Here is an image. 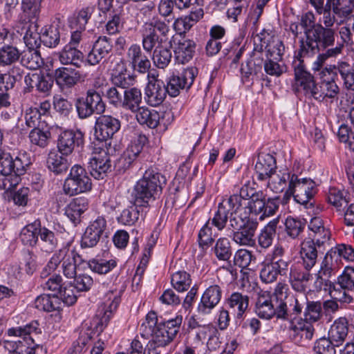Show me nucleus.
<instances>
[{"instance_id":"f257e3e1","label":"nucleus","mask_w":354,"mask_h":354,"mask_svg":"<svg viewBox=\"0 0 354 354\" xmlns=\"http://www.w3.org/2000/svg\"><path fill=\"white\" fill-rule=\"evenodd\" d=\"M182 322L183 316L176 315L174 319L158 324L156 313L150 311L140 325V335L145 339L151 338V341L162 348L173 341L179 332Z\"/></svg>"},{"instance_id":"f03ea898","label":"nucleus","mask_w":354,"mask_h":354,"mask_svg":"<svg viewBox=\"0 0 354 354\" xmlns=\"http://www.w3.org/2000/svg\"><path fill=\"white\" fill-rule=\"evenodd\" d=\"M30 164V158L26 152L11 154L0 151V189L6 192L14 189Z\"/></svg>"},{"instance_id":"7ed1b4c3","label":"nucleus","mask_w":354,"mask_h":354,"mask_svg":"<svg viewBox=\"0 0 354 354\" xmlns=\"http://www.w3.org/2000/svg\"><path fill=\"white\" fill-rule=\"evenodd\" d=\"M41 333L38 321L32 320L22 326L9 328L6 335L16 339H6L3 343L10 353L35 354L38 345L35 342L33 335Z\"/></svg>"},{"instance_id":"20e7f679","label":"nucleus","mask_w":354,"mask_h":354,"mask_svg":"<svg viewBox=\"0 0 354 354\" xmlns=\"http://www.w3.org/2000/svg\"><path fill=\"white\" fill-rule=\"evenodd\" d=\"M163 176L153 169L145 171L142 178L134 185L132 196L135 204L147 207L151 201L162 192L161 179Z\"/></svg>"},{"instance_id":"39448f33","label":"nucleus","mask_w":354,"mask_h":354,"mask_svg":"<svg viewBox=\"0 0 354 354\" xmlns=\"http://www.w3.org/2000/svg\"><path fill=\"white\" fill-rule=\"evenodd\" d=\"M335 41V32L317 24L314 28L306 32V39L300 41L299 55L312 56L320 50L328 49Z\"/></svg>"},{"instance_id":"423d86ee","label":"nucleus","mask_w":354,"mask_h":354,"mask_svg":"<svg viewBox=\"0 0 354 354\" xmlns=\"http://www.w3.org/2000/svg\"><path fill=\"white\" fill-rule=\"evenodd\" d=\"M258 222L248 216L232 217L227 227V234L232 240L241 246H253Z\"/></svg>"},{"instance_id":"0eeeda50","label":"nucleus","mask_w":354,"mask_h":354,"mask_svg":"<svg viewBox=\"0 0 354 354\" xmlns=\"http://www.w3.org/2000/svg\"><path fill=\"white\" fill-rule=\"evenodd\" d=\"M317 185L310 178H299L293 174L286 194L293 196L295 201L301 205H313L310 201L317 193Z\"/></svg>"},{"instance_id":"6e6552de","label":"nucleus","mask_w":354,"mask_h":354,"mask_svg":"<svg viewBox=\"0 0 354 354\" xmlns=\"http://www.w3.org/2000/svg\"><path fill=\"white\" fill-rule=\"evenodd\" d=\"M305 55H297L294 57L292 67L294 71V88L297 92L303 93L306 97L311 98L317 86L314 76L307 70L302 59Z\"/></svg>"},{"instance_id":"1a4fd4ad","label":"nucleus","mask_w":354,"mask_h":354,"mask_svg":"<svg viewBox=\"0 0 354 354\" xmlns=\"http://www.w3.org/2000/svg\"><path fill=\"white\" fill-rule=\"evenodd\" d=\"M91 188V179L86 169L79 165H73L64 183V194L72 196L89 192Z\"/></svg>"},{"instance_id":"9d476101","label":"nucleus","mask_w":354,"mask_h":354,"mask_svg":"<svg viewBox=\"0 0 354 354\" xmlns=\"http://www.w3.org/2000/svg\"><path fill=\"white\" fill-rule=\"evenodd\" d=\"M148 138L144 134H139L129 145L120 162L123 165L124 171L135 168L141 169L145 159L143 148L147 143Z\"/></svg>"},{"instance_id":"9b49d317","label":"nucleus","mask_w":354,"mask_h":354,"mask_svg":"<svg viewBox=\"0 0 354 354\" xmlns=\"http://www.w3.org/2000/svg\"><path fill=\"white\" fill-rule=\"evenodd\" d=\"M120 303V297L113 292H109L97 308L93 330L100 335L108 326Z\"/></svg>"},{"instance_id":"f8f14e48","label":"nucleus","mask_w":354,"mask_h":354,"mask_svg":"<svg viewBox=\"0 0 354 354\" xmlns=\"http://www.w3.org/2000/svg\"><path fill=\"white\" fill-rule=\"evenodd\" d=\"M285 288V285L278 283L275 289V292H279L280 295V298L277 299V303H278L277 319L290 320L291 322L301 314L303 306L293 295H286L283 299L282 290Z\"/></svg>"},{"instance_id":"ddd939ff","label":"nucleus","mask_w":354,"mask_h":354,"mask_svg":"<svg viewBox=\"0 0 354 354\" xmlns=\"http://www.w3.org/2000/svg\"><path fill=\"white\" fill-rule=\"evenodd\" d=\"M198 74L196 67L185 68L178 75H172L166 80L165 90L171 97H176L181 90L189 89Z\"/></svg>"},{"instance_id":"4468645a","label":"nucleus","mask_w":354,"mask_h":354,"mask_svg":"<svg viewBox=\"0 0 354 354\" xmlns=\"http://www.w3.org/2000/svg\"><path fill=\"white\" fill-rule=\"evenodd\" d=\"M223 283L219 282L209 284L202 294L198 304L196 312L199 316L205 317L220 303L223 295Z\"/></svg>"},{"instance_id":"2eb2a0df","label":"nucleus","mask_w":354,"mask_h":354,"mask_svg":"<svg viewBox=\"0 0 354 354\" xmlns=\"http://www.w3.org/2000/svg\"><path fill=\"white\" fill-rule=\"evenodd\" d=\"M337 74H339L344 87L354 91V66L346 61H339L335 64L324 67L320 77H337Z\"/></svg>"},{"instance_id":"dca6fc26","label":"nucleus","mask_w":354,"mask_h":354,"mask_svg":"<svg viewBox=\"0 0 354 354\" xmlns=\"http://www.w3.org/2000/svg\"><path fill=\"white\" fill-rule=\"evenodd\" d=\"M84 144V133L82 131L68 129L61 131L59 134L57 147L59 153L67 156L76 149L82 147Z\"/></svg>"},{"instance_id":"f3484780","label":"nucleus","mask_w":354,"mask_h":354,"mask_svg":"<svg viewBox=\"0 0 354 354\" xmlns=\"http://www.w3.org/2000/svg\"><path fill=\"white\" fill-rule=\"evenodd\" d=\"M251 213L259 215V219L272 216L279 207L277 199L267 198L261 191L257 192L252 199L248 203Z\"/></svg>"},{"instance_id":"a211bd4d","label":"nucleus","mask_w":354,"mask_h":354,"mask_svg":"<svg viewBox=\"0 0 354 354\" xmlns=\"http://www.w3.org/2000/svg\"><path fill=\"white\" fill-rule=\"evenodd\" d=\"M106 228V221L104 217L98 216L95 219L91 221L82 237L81 247L86 248L95 246Z\"/></svg>"},{"instance_id":"6ab92c4d","label":"nucleus","mask_w":354,"mask_h":354,"mask_svg":"<svg viewBox=\"0 0 354 354\" xmlns=\"http://www.w3.org/2000/svg\"><path fill=\"white\" fill-rule=\"evenodd\" d=\"M120 122L118 119L108 115H100L95 124V136L98 140L107 141L119 131Z\"/></svg>"},{"instance_id":"aec40b11","label":"nucleus","mask_w":354,"mask_h":354,"mask_svg":"<svg viewBox=\"0 0 354 354\" xmlns=\"http://www.w3.org/2000/svg\"><path fill=\"white\" fill-rule=\"evenodd\" d=\"M277 299H279L277 295L272 297L266 291L259 293L255 305L256 314L265 319H270L274 317L277 318Z\"/></svg>"},{"instance_id":"412c9836","label":"nucleus","mask_w":354,"mask_h":354,"mask_svg":"<svg viewBox=\"0 0 354 354\" xmlns=\"http://www.w3.org/2000/svg\"><path fill=\"white\" fill-rule=\"evenodd\" d=\"M239 211L232 208V205L226 199L222 200L218 203L217 209L214 212L212 218H209V223L218 231L223 230L227 225V222L234 217H238Z\"/></svg>"},{"instance_id":"4be33fe9","label":"nucleus","mask_w":354,"mask_h":354,"mask_svg":"<svg viewBox=\"0 0 354 354\" xmlns=\"http://www.w3.org/2000/svg\"><path fill=\"white\" fill-rule=\"evenodd\" d=\"M111 166L110 157L104 149L93 152L89 159L90 174L95 179H103Z\"/></svg>"},{"instance_id":"5701e85b","label":"nucleus","mask_w":354,"mask_h":354,"mask_svg":"<svg viewBox=\"0 0 354 354\" xmlns=\"http://www.w3.org/2000/svg\"><path fill=\"white\" fill-rule=\"evenodd\" d=\"M310 270H306L298 263L291 265L289 272V282L292 288L298 292H304L309 286L312 275Z\"/></svg>"},{"instance_id":"b1692460","label":"nucleus","mask_w":354,"mask_h":354,"mask_svg":"<svg viewBox=\"0 0 354 354\" xmlns=\"http://www.w3.org/2000/svg\"><path fill=\"white\" fill-rule=\"evenodd\" d=\"M290 339L297 344L311 340L313 337L315 328L312 324L302 319L297 322L291 321L288 327Z\"/></svg>"},{"instance_id":"393cba45","label":"nucleus","mask_w":354,"mask_h":354,"mask_svg":"<svg viewBox=\"0 0 354 354\" xmlns=\"http://www.w3.org/2000/svg\"><path fill=\"white\" fill-rule=\"evenodd\" d=\"M113 50L112 41L106 36L99 37L93 44L92 49L87 55L86 61L88 64L95 66L107 57Z\"/></svg>"},{"instance_id":"a878e982","label":"nucleus","mask_w":354,"mask_h":354,"mask_svg":"<svg viewBox=\"0 0 354 354\" xmlns=\"http://www.w3.org/2000/svg\"><path fill=\"white\" fill-rule=\"evenodd\" d=\"M144 94V99L148 105L159 106L166 97L165 84L160 80H149L145 88Z\"/></svg>"},{"instance_id":"bb28decb","label":"nucleus","mask_w":354,"mask_h":354,"mask_svg":"<svg viewBox=\"0 0 354 354\" xmlns=\"http://www.w3.org/2000/svg\"><path fill=\"white\" fill-rule=\"evenodd\" d=\"M127 60L134 71L144 74L151 68V62L149 57L142 51L138 44H132L127 53Z\"/></svg>"},{"instance_id":"cd10ccee","label":"nucleus","mask_w":354,"mask_h":354,"mask_svg":"<svg viewBox=\"0 0 354 354\" xmlns=\"http://www.w3.org/2000/svg\"><path fill=\"white\" fill-rule=\"evenodd\" d=\"M55 78L61 86L71 88L78 82H84L86 75L71 67H60L55 70Z\"/></svg>"},{"instance_id":"c85d7f7f","label":"nucleus","mask_w":354,"mask_h":354,"mask_svg":"<svg viewBox=\"0 0 354 354\" xmlns=\"http://www.w3.org/2000/svg\"><path fill=\"white\" fill-rule=\"evenodd\" d=\"M196 47V44L194 40L183 37L175 44L174 50L175 61L181 64L188 63L195 54Z\"/></svg>"},{"instance_id":"c756f323","label":"nucleus","mask_w":354,"mask_h":354,"mask_svg":"<svg viewBox=\"0 0 354 354\" xmlns=\"http://www.w3.org/2000/svg\"><path fill=\"white\" fill-rule=\"evenodd\" d=\"M111 80L114 86L124 90L133 86L136 81L135 76L128 71L126 64L122 61L117 62L112 69Z\"/></svg>"},{"instance_id":"7c9ffc66","label":"nucleus","mask_w":354,"mask_h":354,"mask_svg":"<svg viewBox=\"0 0 354 354\" xmlns=\"http://www.w3.org/2000/svg\"><path fill=\"white\" fill-rule=\"evenodd\" d=\"M336 264L335 259L333 256L330 255L328 252L321 264V268L317 273L316 284L317 287L319 289H322L323 286L324 290H326L327 286L331 287V282L330 281V277L335 274L336 270Z\"/></svg>"},{"instance_id":"2f4dec72","label":"nucleus","mask_w":354,"mask_h":354,"mask_svg":"<svg viewBox=\"0 0 354 354\" xmlns=\"http://www.w3.org/2000/svg\"><path fill=\"white\" fill-rule=\"evenodd\" d=\"M277 169L275 158L270 153H260L255 165L258 179L264 180L274 174Z\"/></svg>"},{"instance_id":"473e14b6","label":"nucleus","mask_w":354,"mask_h":354,"mask_svg":"<svg viewBox=\"0 0 354 354\" xmlns=\"http://www.w3.org/2000/svg\"><path fill=\"white\" fill-rule=\"evenodd\" d=\"M142 98L141 89L131 86L123 91L122 108L133 113H136L142 106Z\"/></svg>"},{"instance_id":"72a5a7b5","label":"nucleus","mask_w":354,"mask_h":354,"mask_svg":"<svg viewBox=\"0 0 354 354\" xmlns=\"http://www.w3.org/2000/svg\"><path fill=\"white\" fill-rule=\"evenodd\" d=\"M263 54L261 50L254 49L250 58L245 65H242L241 71L243 75L249 77L251 75L263 76L262 66L263 65Z\"/></svg>"},{"instance_id":"f704fd0d","label":"nucleus","mask_w":354,"mask_h":354,"mask_svg":"<svg viewBox=\"0 0 354 354\" xmlns=\"http://www.w3.org/2000/svg\"><path fill=\"white\" fill-rule=\"evenodd\" d=\"M322 82L320 85L317 84L313 93V98L316 100L322 101L326 97L333 98L339 93V87L337 85L335 77H320Z\"/></svg>"},{"instance_id":"c9c22d12","label":"nucleus","mask_w":354,"mask_h":354,"mask_svg":"<svg viewBox=\"0 0 354 354\" xmlns=\"http://www.w3.org/2000/svg\"><path fill=\"white\" fill-rule=\"evenodd\" d=\"M348 330V320L345 317H340L330 326L328 337L333 341L336 346H340L346 340Z\"/></svg>"},{"instance_id":"e433bc0d","label":"nucleus","mask_w":354,"mask_h":354,"mask_svg":"<svg viewBox=\"0 0 354 354\" xmlns=\"http://www.w3.org/2000/svg\"><path fill=\"white\" fill-rule=\"evenodd\" d=\"M300 256L303 266L306 270H311L317 262V245L311 240L305 239L301 243Z\"/></svg>"},{"instance_id":"4c0bfd02","label":"nucleus","mask_w":354,"mask_h":354,"mask_svg":"<svg viewBox=\"0 0 354 354\" xmlns=\"http://www.w3.org/2000/svg\"><path fill=\"white\" fill-rule=\"evenodd\" d=\"M88 207V200L86 198H75L66 207L65 214L73 223H77L80 221L81 215Z\"/></svg>"},{"instance_id":"58836bf2","label":"nucleus","mask_w":354,"mask_h":354,"mask_svg":"<svg viewBox=\"0 0 354 354\" xmlns=\"http://www.w3.org/2000/svg\"><path fill=\"white\" fill-rule=\"evenodd\" d=\"M84 55L75 46H65L59 53V59L62 64L73 65L80 68L84 63Z\"/></svg>"},{"instance_id":"ea45409f","label":"nucleus","mask_w":354,"mask_h":354,"mask_svg":"<svg viewBox=\"0 0 354 354\" xmlns=\"http://www.w3.org/2000/svg\"><path fill=\"white\" fill-rule=\"evenodd\" d=\"M135 113L136 120L140 125L155 129L159 124L160 113L154 109L142 106Z\"/></svg>"},{"instance_id":"a19ab883","label":"nucleus","mask_w":354,"mask_h":354,"mask_svg":"<svg viewBox=\"0 0 354 354\" xmlns=\"http://www.w3.org/2000/svg\"><path fill=\"white\" fill-rule=\"evenodd\" d=\"M35 306L46 312L59 311L62 309V301L56 295L43 294L35 299Z\"/></svg>"},{"instance_id":"79ce46f5","label":"nucleus","mask_w":354,"mask_h":354,"mask_svg":"<svg viewBox=\"0 0 354 354\" xmlns=\"http://www.w3.org/2000/svg\"><path fill=\"white\" fill-rule=\"evenodd\" d=\"M71 250L68 246H64L59 250H57L53 256L50 257L49 261L45 267L41 272V277L46 278L53 272L62 263H63L65 259L67 257Z\"/></svg>"},{"instance_id":"37998d69","label":"nucleus","mask_w":354,"mask_h":354,"mask_svg":"<svg viewBox=\"0 0 354 354\" xmlns=\"http://www.w3.org/2000/svg\"><path fill=\"white\" fill-rule=\"evenodd\" d=\"M257 192L254 188L245 184L239 189V194H234L227 199L232 205L234 210L239 211L245 205V201L248 199L251 201Z\"/></svg>"},{"instance_id":"c03bdc74","label":"nucleus","mask_w":354,"mask_h":354,"mask_svg":"<svg viewBox=\"0 0 354 354\" xmlns=\"http://www.w3.org/2000/svg\"><path fill=\"white\" fill-rule=\"evenodd\" d=\"M41 221L38 219L24 227L20 233V240L25 245L34 246L39 239Z\"/></svg>"},{"instance_id":"a18cd8bd","label":"nucleus","mask_w":354,"mask_h":354,"mask_svg":"<svg viewBox=\"0 0 354 354\" xmlns=\"http://www.w3.org/2000/svg\"><path fill=\"white\" fill-rule=\"evenodd\" d=\"M278 223L277 218L272 219L261 230L258 236V243L261 248L268 249L272 245Z\"/></svg>"},{"instance_id":"49530a36","label":"nucleus","mask_w":354,"mask_h":354,"mask_svg":"<svg viewBox=\"0 0 354 354\" xmlns=\"http://www.w3.org/2000/svg\"><path fill=\"white\" fill-rule=\"evenodd\" d=\"M218 261H227L232 255L231 243L227 237H220L216 241L211 249Z\"/></svg>"},{"instance_id":"de8ad7c7","label":"nucleus","mask_w":354,"mask_h":354,"mask_svg":"<svg viewBox=\"0 0 354 354\" xmlns=\"http://www.w3.org/2000/svg\"><path fill=\"white\" fill-rule=\"evenodd\" d=\"M46 164L48 169L56 174L66 172L70 165L67 158L57 151L48 153Z\"/></svg>"},{"instance_id":"09e8293b","label":"nucleus","mask_w":354,"mask_h":354,"mask_svg":"<svg viewBox=\"0 0 354 354\" xmlns=\"http://www.w3.org/2000/svg\"><path fill=\"white\" fill-rule=\"evenodd\" d=\"M140 32L142 35V47L147 53H151L157 45H163L162 38L160 37L157 32H153V30H151L142 25Z\"/></svg>"},{"instance_id":"8fccbe9b","label":"nucleus","mask_w":354,"mask_h":354,"mask_svg":"<svg viewBox=\"0 0 354 354\" xmlns=\"http://www.w3.org/2000/svg\"><path fill=\"white\" fill-rule=\"evenodd\" d=\"M38 232L41 241L40 247L41 250L47 253L53 252L58 245V240L54 232L45 226H41V225Z\"/></svg>"},{"instance_id":"3c124183","label":"nucleus","mask_w":354,"mask_h":354,"mask_svg":"<svg viewBox=\"0 0 354 354\" xmlns=\"http://www.w3.org/2000/svg\"><path fill=\"white\" fill-rule=\"evenodd\" d=\"M41 41L46 47L55 48L60 42L58 26H47L41 30Z\"/></svg>"},{"instance_id":"603ef678","label":"nucleus","mask_w":354,"mask_h":354,"mask_svg":"<svg viewBox=\"0 0 354 354\" xmlns=\"http://www.w3.org/2000/svg\"><path fill=\"white\" fill-rule=\"evenodd\" d=\"M21 64L30 70H37L44 64L40 53L35 49H27L21 53Z\"/></svg>"},{"instance_id":"864d4df0","label":"nucleus","mask_w":354,"mask_h":354,"mask_svg":"<svg viewBox=\"0 0 354 354\" xmlns=\"http://www.w3.org/2000/svg\"><path fill=\"white\" fill-rule=\"evenodd\" d=\"M22 71L13 67L8 73L0 71V91H8L14 88L16 82L21 79Z\"/></svg>"},{"instance_id":"5fc2aeb1","label":"nucleus","mask_w":354,"mask_h":354,"mask_svg":"<svg viewBox=\"0 0 354 354\" xmlns=\"http://www.w3.org/2000/svg\"><path fill=\"white\" fill-rule=\"evenodd\" d=\"M81 256L75 250H71L67 257L62 264L63 274L68 279H73L77 275V263L82 261Z\"/></svg>"},{"instance_id":"6e6d98bb","label":"nucleus","mask_w":354,"mask_h":354,"mask_svg":"<svg viewBox=\"0 0 354 354\" xmlns=\"http://www.w3.org/2000/svg\"><path fill=\"white\" fill-rule=\"evenodd\" d=\"M227 304L231 308H237L236 317L241 319L245 311L248 308L249 298L240 292L232 293L227 300Z\"/></svg>"},{"instance_id":"4d7b16f0","label":"nucleus","mask_w":354,"mask_h":354,"mask_svg":"<svg viewBox=\"0 0 354 354\" xmlns=\"http://www.w3.org/2000/svg\"><path fill=\"white\" fill-rule=\"evenodd\" d=\"M286 234L292 239H297L306 227V221L288 216L284 223Z\"/></svg>"},{"instance_id":"13d9d810","label":"nucleus","mask_w":354,"mask_h":354,"mask_svg":"<svg viewBox=\"0 0 354 354\" xmlns=\"http://www.w3.org/2000/svg\"><path fill=\"white\" fill-rule=\"evenodd\" d=\"M343 50V44H337L335 47L330 48L327 49L324 53L319 54L317 57L316 60L313 62V70L316 72H319V75L320 76V73L322 70L324 68H322L323 64L325 63L327 59L330 57H336L339 55H340Z\"/></svg>"},{"instance_id":"bf43d9fd","label":"nucleus","mask_w":354,"mask_h":354,"mask_svg":"<svg viewBox=\"0 0 354 354\" xmlns=\"http://www.w3.org/2000/svg\"><path fill=\"white\" fill-rule=\"evenodd\" d=\"M171 52L166 46L163 45H157L153 52V62L154 64L159 68H166L171 60Z\"/></svg>"},{"instance_id":"052dcab7","label":"nucleus","mask_w":354,"mask_h":354,"mask_svg":"<svg viewBox=\"0 0 354 354\" xmlns=\"http://www.w3.org/2000/svg\"><path fill=\"white\" fill-rule=\"evenodd\" d=\"M20 52L18 48L11 44H7L0 48V66H10L20 57Z\"/></svg>"},{"instance_id":"680f3d73","label":"nucleus","mask_w":354,"mask_h":354,"mask_svg":"<svg viewBox=\"0 0 354 354\" xmlns=\"http://www.w3.org/2000/svg\"><path fill=\"white\" fill-rule=\"evenodd\" d=\"M28 138L32 147H38L44 149L49 143L50 132L49 131H44L40 127L32 129L29 133Z\"/></svg>"},{"instance_id":"e2e57ef3","label":"nucleus","mask_w":354,"mask_h":354,"mask_svg":"<svg viewBox=\"0 0 354 354\" xmlns=\"http://www.w3.org/2000/svg\"><path fill=\"white\" fill-rule=\"evenodd\" d=\"M88 266L93 272L104 274L112 270L117 266V262L114 259H93L88 262Z\"/></svg>"},{"instance_id":"0e129e2a","label":"nucleus","mask_w":354,"mask_h":354,"mask_svg":"<svg viewBox=\"0 0 354 354\" xmlns=\"http://www.w3.org/2000/svg\"><path fill=\"white\" fill-rule=\"evenodd\" d=\"M37 24L28 25L24 36V40L28 49H35L39 46L41 41V32H38Z\"/></svg>"},{"instance_id":"69168bd1","label":"nucleus","mask_w":354,"mask_h":354,"mask_svg":"<svg viewBox=\"0 0 354 354\" xmlns=\"http://www.w3.org/2000/svg\"><path fill=\"white\" fill-rule=\"evenodd\" d=\"M22 19L28 25L37 24L41 12V3L21 4Z\"/></svg>"},{"instance_id":"338daca9","label":"nucleus","mask_w":354,"mask_h":354,"mask_svg":"<svg viewBox=\"0 0 354 354\" xmlns=\"http://www.w3.org/2000/svg\"><path fill=\"white\" fill-rule=\"evenodd\" d=\"M171 283L177 291L184 292L190 287L192 279L185 271H178L171 276Z\"/></svg>"},{"instance_id":"774afa93","label":"nucleus","mask_w":354,"mask_h":354,"mask_svg":"<svg viewBox=\"0 0 354 354\" xmlns=\"http://www.w3.org/2000/svg\"><path fill=\"white\" fill-rule=\"evenodd\" d=\"M267 58L280 61L282 59L285 47L283 42L277 37H272L266 45Z\"/></svg>"}]
</instances>
